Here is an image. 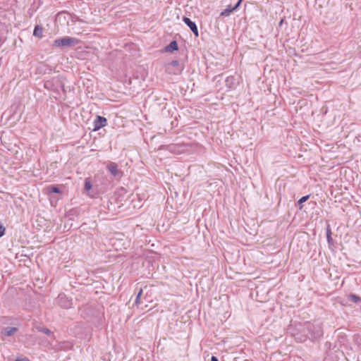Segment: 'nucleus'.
I'll list each match as a JSON object with an SVG mask.
<instances>
[{"instance_id": "nucleus-2", "label": "nucleus", "mask_w": 361, "mask_h": 361, "mask_svg": "<svg viewBox=\"0 0 361 361\" xmlns=\"http://www.w3.org/2000/svg\"><path fill=\"white\" fill-rule=\"evenodd\" d=\"M79 40L75 37H63L59 39H56L52 44L54 47H72L77 45Z\"/></svg>"}, {"instance_id": "nucleus-16", "label": "nucleus", "mask_w": 361, "mask_h": 361, "mask_svg": "<svg viewBox=\"0 0 361 361\" xmlns=\"http://www.w3.org/2000/svg\"><path fill=\"white\" fill-rule=\"evenodd\" d=\"M92 184L91 181L89 179L86 178L85 180V183H84V190L85 192H89L92 189Z\"/></svg>"}, {"instance_id": "nucleus-8", "label": "nucleus", "mask_w": 361, "mask_h": 361, "mask_svg": "<svg viewBox=\"0 0 361 361\" xmlns=\"http://www.w3.org/2000/svg\"><path fill=\"white\" fill-rule=\"evenodd\" d=\"M17 331L18 329L16 327H6L2 330L1 334L6 336H11Z\"/></svg>"}, {"instance_id": "nucleus-14", "label": "nucleus", "mask_w": 361, "mask_h": 361, "mask_svg": "<svg viewBox=\"0 0 361 361\" xmlns=\"http://www.w3.org/2000/svg\"><path fill=\"white\" fill-rule=\"evenodd\" d=\"M326 239L329 244H333V238H331V229L330 226L328 224L326 228Z\"/></svg>"}, {"instance_id": "nucleus-7", "label": "nucleus", "mask_w": 361, "mask_h": 361, "mask_svg": "<svg viewBox=\"0 0 361 361\" xmlns=\"http://www.w3.org/2000/svg\"><path fill=\"white\" fill-rule=\"evenodd\" d=\"M164 49L166 52L177 51L178 49V44L176 40H173L165 47Z\"/></svg>"}, {"instance_id": "nucleus-9", "label": "nucleus", "mask_w": 361, "mask_h": 361, "mask_svg": "<svg viewBox=\"0 0 361 361\" xmlns=\"http://www.w3.org/2000/svg\"><path fill=\"white\" fill-rule=\"evenodd\" d=\"M43 27L40 25H35L33 30V35L38 38H42L43 37Z\"/></svg>"}, {"instance_id": "nucleus-13", "label": "nucleus", "mask_w": 361, "mask_h": 361, "mask_svg": "<svg viewBox=\"0 0 361 361\" xmlns=\"http://www.w3.org/2000/svg\"><path fill=\"white\" fill-rule=\"evenodd\" d=\"M348 300L354 303H358L361 302V298L355 294H350L348 296Z\"/></svg>"}, {"instance_id": "nucleus-5", "label": "nucleus", "mask_w": 361, "mask_h": 361, "mask_svg": "<svg viewBox=\"0 0 361 361\" xmlns=\"http://www.w3.org/2000/svg\"><path fill=\"white\" fill-rule=\"evenodd\" d=\"M107 125V119L102 116H97L94 121V128L93 130H99L100 128Z\"/></svg>"}, {"instance_id": "nucleus-22", "label": "nucleus", "mask_w": 361, "mask_h": 361, "mask_svg": "<svg viewBox=\"0 0 361 361\" xmlns=\"http://www.w3.org/2000/svg\"><path fill=\"white\" fill-rule=\"evenodd\" d=\"M242 1H243V0H238L237 1V3L233 6L234 8L235 11H236L239 8Z\"/></svg>"}, {"instance_id": "nucleus-10", "label": "nucleus", "mask_w": 361, "mask_h": 361, "mask_svg": "<svg viewBox=\"0 0 361 361\" xmlns=\"http://www.w3.org/2000/svg\"><path fill=\"white\" fill-rule=\"evenodd\" d=\"M47 190L49 193H61L60 188L56 185H51L47 188Z\"/></svg>"}, {"instance_id": "nucleus-18", "label": "nucleus", "mask_w": 361, "mask_h": 361, "mask_svg": "<svg viewBox=\"0 0 361 361\" xmlns=\"http://www.w3.org/2000/svg\"><path fill=\"white\" fill-rule=\"evenodd\" d=\"M142 294V289H140V291L138 292V293H137V295L136 296L135 300V304L137 307L141 303L140 298H141Z\"/></svg>"}, {"instance_id": "nucleus-6", "label": "nucleus", "mask_w": 361, "mask_h": 361, "mask_svg": "<svg viewBox=\"0 0 361 361\" xmlns=\"http://www.w3.org/2000/svg\"><path fill=\"white\" fill-rule=\"evenodd\" d=\"M183 21L188 26V27L193 32L195 36H199L198 28L194 21L191 20L190 18L185 16L183 18Z\"/></svg>"}, {"instance_id": "nucleus-24", "label": "nucleus", "mask_w": 361, "mask_h": 361, "mask_svg": "<svg viewBox=\"0 0 361 361\" xmlns=\"http://www.w3.org/2000/svg\"><path fill=\"white\" fill-rule=\"evenodd\" d=\"M211 361H219V360L216 356L212 355L211 357Z\"/></svg>"}, {"instance_id": "nucleus-17", "label": "nucleus", "mask_w": 361, "mask_h": 361, "mask_svg": "<svg viewBox=\"0 0 361 361\" xmlns=\"http://www.w3.org/2000/svg\"><path fill=\"white\" fill-rule=\"evenodd\" d=\"M310 197V195H307L305 196L302 197L298 201V204L300 205V209H301L302 208V204L305 202Z\"/></svg>"}, {"instance_id": "nucleus-21", "label": "nucleus", "mask_w": 361, "mask_h": 361, "mask_svg": "<svg viewBox=\"0 0 361 361\" xmlns=\"http://www.w3.org/2000/svg\"><path fill=\"white\" fill-rule=\"evenodd\" d=\"M6 231L5 227L0 224V238H1L3 235H4Z\"/></svg>"}, {"instance_id": "nucleus-3", "label": "nucleus", "mask_w": 361, "mask_h": 361, "mask_svg": "<svg viewBox=\"0 0 361 361\" xmlns=\"http://www.w3.org/2000/svg\"><path fill=\"white\" fill-rule=\"evenodd\" d=\"M106 169L116 178H121L123 175V171L115 162H109L106 165Z\"/></svg>"}, {"instance_id": "nucleus-4", "label": "nucleus", "mask_w": 361, "mask_h": 361, "mask_svg": "<svg viewBox=\"0 0 361 361\" xmlns=\"http://www.w3.org/2000/svg\"><path fill=\"white\" fill-rule=\"evenodd\" d=\"M57 302L59 306L65 309L72 307V300L69 299L64 293H61L57 298Z\"/></svg>"}, {"instance_id": "nucleus-11", "label": "nucleus", "mask_w": 361, "mask_h": 361, "mask_svg": "<svg viewBox=\"0 0 361 361\" xmlns=\"http://www.w3.org/2000/svg\"><path fill=\"white\" fill-rule=\"evenodd\" d=\"M233 11H235V9L233 6H231V5L228 6L226 9H224V11H222L221 12V14L220 16H229L230 14L233 12Z\"/></svg>"}, {"instance_id": "nucleus-20", "label": "nucleus", "mask_w": 361, "mask_h": 361, "mask_svg": "<svg viewBox=\"0 0 361 361\" xmlns=\"http://www.w3.org/2000/svg\"><path fill=\"white\" fill-rule=\"evenodd\" d=\"M179 65H180V63L178 60H173L169 63V66H173V67H178V66H179Z\"/></svg>"}, {"instance_id": "nucleus-12", "label": "nucleus", "mask_w": 361, "mask_h": 361, "mask_svg": "<svg viewBox=\"0 0 361 361\" xmlns=\"http://www.w3.org/2000/svg\"><path fill=\"white\" fill-rule=\"evenodd\" d=\"M165 148L171 152L176 153L178 152V148H179V146L176 144H170L166 145Z\"/></svg>"}, {"instance_id": "nucleus-1", "label": "nucleus", "mask_w": 361, "mask_h": 361, "mask_svg": "<svg viewBox=\"0 0 361 361\" xmlns=\"http://www.w3.org/2000/svg\"><path fill=\"white\" fill-rule=\"evenodd\" d=\"M304 332H307L310 336L309 338L312 340H316L320 338L323 334V329L320 322H307L304 325Z\"/></svg>"}, {"instance_id": "nucleus-19", "label": "nucleus", "mask_w": 361, "mask_h": 361, "mask_svg": "<svg viewBox=\"0 0 361 361\" xmlns=\"http://www.w3.org/2000/svg\"><path fill=\"white\" fill-rule=\"evenodd\" d=\"M234 80V78L233 76L227 77L226 79V84L229 87H231V85L233 83Z\"/></svg>"}, {"instance_id": "nucleus-23", "label": "nucleus", "mask_w": 361, "mask_h": 361, "mask_svg": "<svg viewBox=\"0 0 361 361\" xmlns=\"http://www.w3.org/2000/svg\"><path fill=\"white\" fill-rule=\"evenodd\" d=\"M15 361H30L27 357L18 358Z\"/></svg>"}, {"instance_id": "nucleus-25", "label": "nucleus", "mask_w": 361, "mask_h": 361, "mask_svg": "<svg viewBox=\"0 0 361 361\" xmlns=\"http://www.w3.org/2000/svg\"><path fill=\"white\" fill-rule=\"evenodd\" d=\"M62 90H63V92H65V90H64V87H63V85H62Z\"/></svg>"}, {"instance_id": "nucleus-15", "label": "nucleus", "mask_w": 361, "mask_h": 361, "mask_svg": "<svg viewBox=\"0 0 361 361\" xmlns=\"http://www.w3.org/2000/svg\"><path fill=\"white\" fill-rule=\"evenodd\" d=\"M36 329L38 331L44 333L47 336H51L53 334V333L46 327L38 326L36 327Z\"/></svg>"}]
</instances>
